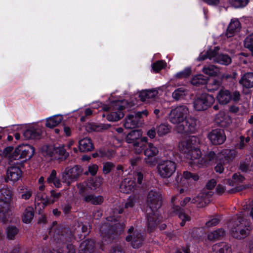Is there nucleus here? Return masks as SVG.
Wrapping results in <instances>:
<instances>
[{
    "label": "nucleus",
    "instance_id": "nucleus-1",
    "mask_svg": "<svg viewBox=\"0 0 253 253\" xmlns=\"http://www.w3.org/2000/svg\"><path fill=\"white\" fill-rule=\"evenodd\" d=\"M189 110L185 105H179L172 108L169 114V120L173 124H177L175 129L178 133L188 134L193 133L196 129V120L187 118Z\"/></svg>",
    "mask_w": 253,
    "mask_h": 253
},
{
    "label": "nucleus",
    "instance_id": "nucleus-2",
    "mask_svg": "<svg viewBox=\"0 0 253 253\" xmlns=\"http://www.w3.org/2000/svg\"><path fill=\"white\" fill-rule=\"evenodd\" d=\"M247 209V206H243L244 211H242L240 215H237L236 219L233 223L231 228L230 233L232 236L237 239L241 240L247 237L250 233L252 227L249 222L245 219L246 214V209Z\"/></svg>",
    "mask_w": 253,
    "mask_h": 253
},
{
    "label": "nucleus",
    "instance_id": "nucleus-3",
    "mask_svg": "<svg viewBox=\"0 0 253 253\" xmlns=\"http://www.w3.org/2000/svg\"><path fill=\"white\" fill-rule=\"evenodd\" d=\"M82 172V169L78 165L73 167H68L61 173V180L69 186L72 182L78 180Z\"/></svg>",
    "mask_w": 253,
    "mask_h": 253
},
{
    "label": "nucleus",
    "instance_id": "nucleus-4",
    "mask_svg": "<svg viewBox=\"0 0 253 253\" xmlns=\"http://www.w3.org/2000/svg\"><path fill=\"white\" fill-rule=\"evenodd\" d=\"M177 164L171 160H162L157 165V169L158 174L163 178L170 177L175 172Z\"/></svg>",
    "mask_w": 253,
    "mask_h": 253
},
{
    "label": "nucleus",
    "instance_id": "nucleus-5",
    "mask_svg": "<svg viewBox=\"0 0 253 253\" xmlns=\"http://www.w3.org/2000/svg\"><path fill=\"white\" fill-rule=\"evenodd\" d=\"M124 224L122 225H120V223L115 224L114 230L116 234H121L124 231ZM113 230L114 229L110 227L107 223L103 224L100 228L101 235L104 241L107 243L111 242L114 238V236L113 235Z\"/></svg>",
    "mask_w": 253,
    "mask_h": 253
},
{
    "label": "nucleus",
    "instance_id": "nucleus-6",
    "mask_svg": "<svg viewBox=\"0 0 253 253\" xmlns=\"http://www.w3.org/2000/svg\"><path fill=\"white\" fill-rule=\"evenodd\" d=\"M214 101V98L212 95L203 93L194 100L193 106L195 109L197 111H204L210 107L213 104Z\"/></svg>",
    "mask_w": 253,
    "mask_h": 253
},
{
    "label": "nucleus",
    "instance_id": "nucleus-7",
    "mask_svg": "<svg viewBox=\"0 0 253 253\" xmlns=\"http://www.w3.org/2000/svg\"><path fill=\"white\" fill-rule=\"evenodd\" d=\"M35 153L34 148L30 145H22L17 147L12 153L11 158L16 160L23 158L30 159Z\"/></svg>",
    "mask_w": 253,
    "mask_h": 253
},
{
    "label": "nucleus",
    "instance_id": "nucleus-8",
    "mask_svg": "<svg viewBox=\"0 0 253 253\" xmlns=\"http://www.w3.org/2000/svg\"><path fill=\"white\" fill-rule=\"evenodd\" d=\"M126 101H117L112 104L111 112L107 116V119L109 121H118L124 117V113L122 112L125 108Z\"/></svg>",
    "mask_w": 253,
    "mask_h": 253
},
{
    "label": "nucleus",
    "instance_id": "nucleus-9",
    "mask_svg": "<svg viewBox=\"0 0 253 253\" xmlns=\"http://www.w3.org/2000/svg\"><path fill=\"white\" fill-rule=\"evenodd\" d=\"M147 209H153L154 211L158 210L162 205V194L160 192L151 190L149 192L147 199Z\"/></svg>",
    "mask_w": 253,
    "mask_h": 253
},
{
    "label": "nucleus",
    "instance_id": "nucleus-10",
    "mask_svg": "<svg viewBox=\"0 0 253 253\" xmlns=\"http://www.w3.org/2000/svg\"><path fill=\"white\" fill-rule=\"evenodd\" d=\"M128 235L126 238L127 242H131L132 247L134 249L140 248L144 240V236L138 230L134 231V228L131 226L128 230Z\"/></svg>",
    "mask_w": 253,
    "mask_h": 253
},
{
    "label": "nucleus",
    "instance_id": "nucleus-11",
    "mask_svg": "<svg viewBox=\"0 0 253 253\" xmlns=\"http://www.w3.org/2000/svg\"><path fill=\"white\" fill-rule=\"evenodd\" d=\"M146 212L147 229L149 232H152L160 221L159 212L158 210L154 211L151 209H146Z\"/></svg>",
    "mask_w": 253,
    "mask_h": 253
},
{
    "label": "nucleus",
    "instance_id": "nucleus-12",
    "mask_svg": "<svg viewBox=\"0 0 253 253\" xmlns=\"http://www.w3.org/2000/svg\"><path fill=\"white\" fill-rule=\"evenodd\" d=\"M208 138L213 145L222 144L226 140L224 131L222 129L212 130L208 134Z\"/></svg>",
    "mask_w": 253,
    "mask_h": 253
},
{
    "label": "nucleus",
    "instance_id": "nucleus-13",
    "mask_svg": "<svg viewBox=\"0 0 253 253\" xmlns=\"http://www.w3.org/2000/svg\"><path fill=\"white\" fill-rule=\"evenodd\" d=\"M212 194L211 192L204 190L200 193L197 196L191 200V203L196 204L198 208H203L210 202V197Z\"/></svg>",
    "mask_w": 253,
    "mask_h": 253
},
{
    "label": "nucleus",
    "instance_id": "nucleus-14",
    "mask_svg": "<svg viewBox=\"0 0 253 253\" xmlns=\"http://www.w3.org/2000/svg\"><path fill=\"white\" fill-rule=\"evenodd\" d=\"M75 234V230L71 231L68 228H62L58 235L55 234V237L54 238L59 241L66 243L70 242L74 238Z\"/></svg>",
    "mask_w": 253,
    "mask_h": 253
},
{
    "label": "nucleus",
    "instance_id": "nucleus-15",
    "mask_svg": "<svg viewBox=\"0 0 253 253\" xmlns=\"http://www.w3.org/2000/svg\"><path fill=\"white\" fill-rule=\"evenodd\" d=\"M11 211L9 203L7 202H0V221L5 223L9 220Z\"/></svg>",
    "mask_w": 253,
    "mask_h": 253
},
{
    "label": "nucleus",
    "instance_id": "nucleus-16",
    "mask_svg": "<svg viewBox=\"0 0 253 253\" xmlns=\"http://www.w3.org/2000/svg\"><path fill=\"white\" fill-rule=\"evenodd\" d=\"M94 249V241L91 239H86L80 244L78 253H93Z\"/></svg>",
    "mask_w": 253,
    "mask_h": 253
},
{
    "label": "nucleus",
    "instance_id": "nucleus-17",
    "mask_svg": "<svg viewBox=\"0 0 253 253\" xmlns=\"http://www.w3.org/2000/svg\"><path fill=\"white\" fill-rule=\"evenodd\" d=\"M135 185V182L133 180L126 178L122 181L120 190L122 193L128 194L133 191Z\"/></svg>",
    "mask_w": 253,
    "mask_h": 253
},
{
    "label": "nucleus",
    "instance_id": "nucleus-18",
    "mask_svg": "<svg viewBox=\"0 0 253 253\" xmlns=\"http://www.w3.org/2000/svg\"><path fill=\"white\" fill-rule=\"evenodd\" d=\"M241 28V23L237 19H232L229 23L226 31L227 37H233L235 33L238 32Z\"/></svg>",
    "mask_w": 253,
    "mask_h": 253
},
{
    "label": "nucleus",
    "instance_id": "nucleus-19",
    "mask_svg": "<svg viewBox=\"0 0 253 253\" xmlns=\"http://www.w3.org/2000/svg\"><path fill=\"white\" fill-rule=\"evenodd\" d=\"M218 102L222 105H226L232 100V94L228 90H220L217 96Z\"/></svg>",
    "mask_w": 253,
    "mask_h": 253
},
{
    "label": "nucleus",
    "instance_id": "nucleus-20",
    "mask_svg": "<svg viewBox=\"0 0 253 253\" xmlns=\"http://www.w3.org/2000/svg\"><path fill=\"white\" fill-rule=\"evenodd\" d=\"M212 249L213 253H232L230 245L225 242L215 244Z\"/></svg>",
    "mask_w": 253,
    "mask_h": 253
},
{
    "label": "nucleus",
    "instance_id": "nucleus-21",
    "mask_svg": "<svg viewBox=\"0 0 253 253\" xmlns=\"http://www.w3.org/2000/svg\"><path fill=\"white\" fill-rule=\"evenodd\" d=\"M79 147L81 152H87L92 151L94 146L91 139L86 137L79 141Z\"/></svg>",
    "mask_w": 253,
    "mask_h": 253
},
{
    "label": "nucleus",
    "instance_id": "nucleus-22",
    "mask_svg": "<svg viewBox=\"0 0 253 253\" xmlns=\"http://www.w3.org/2000/svg\"><path fill=\"white\" fill-rule=\"evenodd\" d=\"M7 178L12 181L18 180L21 176V170L17 167H12L7 170Z\"/></svg>",
    "mask_w": 253,
    "mask_h": 253
},
{
    "label": "nucleus",
    "instance_id": "nucleus-23",
    "mask_svg": "<svg viewBox=\"0 0 253 253\" xmlns=\"http://www.w3.org/2000/svg\"><path fill=\"white\" fill-rule=\"evenodd\" d=\"M142 137V132L141 130H133L128 133L126 137V141L130 144L139 140Z\"/></svg>",
    "mask_w": 253,
    "mask_h": 253
},
{
    "label": "nucleus",
    "instance_id": "nucleus-24",
    "mask_svg": "<svg viewBox=\"0 0 253 253\" xmlns=\"http://www.w3.org/2000/svg\"><path fill=\"white\" fill-rule=\"evenodd\" d=\"M42 134V130L39 127H31L23 133V135L27 139H37Z\"/></svg>",
    "mask_w": 253,
    "mask_h": 253
},
{
    "label": "nucleus",
    "instance_id": "nucleus-25",
    "mask_svg": "<svg viewBox=\"0 0 253 253\" xmlns=\"http://www.w3.org/2000/svg\"><path fill=\"white\" fill-rule=\"evenodd\" d=\"M147 141L148 138L146 137H142L139 140L132 144L134 153L137 154H141L146 147Z\"/></svg>",
    "mask_w": 253,
    "mask_h": 253
},
{
    "label": "nucleus",
    "instance_id": "nucleus-26",
    "mask_svg": "<svg viewBox=\"0 0 253 253\" xmlns=\"http://www.w3.org/2000/svg\"><path fill=\"white\" fill-rule=\"evenodd\" d=\"M193 147L192 140L190 138L181 141L178 144L179 150L184 155V156Z\"/></svg>",
    "mask_w": 253,
    "mask_h": 253
},
{
    "label": "nucleus",
    "instance_id": "nucleus-27",
    "mask_svg": "<svg viewBox=\"0 0 253 253\" xmlns=\"http://www.w3.org/2000/svg\"><path fill=\"white\" fill-rule=\"evenodd\" d=\"M221 157L228 162L233 161L237 156L238 152L235 149H223L220 152Z\"/></svg>",
    "mask_w": 253,
    "mask_h": 253
},
{
    "label": "nucleus",
    "instance_id": "nucleus-28",
    "mask_svg": "<svg viewBox=\"0 0 253 253\" xmlns=\"http://www.w3.org/2000/svg\"><path fill=\"white\" fill-rule=\"evenodd\" d=\"M172 209L173 211L176 212V214H178L179 218L182 220V221L180 223L181 226H183L185 225L186 221L190 220V217L186 214L184 212V210L181 209L179 206L173 205Z\"/></svg>",
    "mask_w": 253,
    "mask_h": 253
},
{
    "label": "nucleus",
    "instance_id": "nucleus-29",
    "mask_svg": "<svg viewBox=\"0 0 253 253\" xmlns=\"http://www.w3.org/2000/svg\"><path fill=\"white\" fill-rule=\"evenodd\" d=\"M239 83L247 88L253 87V73H247L244 74L239 81Z\"/></svg>",
    "mask_w": 253,
    "mask_h": 253
},
{
    "label": "nucleus",
    "instance_id": "nucleus-30",
    "mask_svg": "<svg viewBox=\"0 0 253 253\" xmlns=\"http://www.w3.org/2000/svg\"><path fill=\"white\" fill-rule=\"evenodd\" d=\"M158 91L155 89L146 90L142 91L139 95L140 100L142 101H146L147 99L153 98L157 95Z\"/></svg>",
    "mask_w": 253,
    "mask_h": 253
},
{
    "label": "nucleus",
    "instance_id": "nucleus-31",
    "mask_svg": "<svg viewBox=\"0 0 253 253\" xmlns=\"http://www.w3.org/2000/svg\"><path fill=\"white\" fill-rule=\"evenodd\" d=\"M138 125V121L136 120V118L133 117V114L128 115L125 119L124 124L125 127L126 129L134 128L137 126Z\"/></svg>",
    "mask_w": 253,
    "mask_h": 253
},
{
    "label": "nucleus",
    "instance_id": "nucleus-32",
    "mask_svg": "<svg viewBox=\"0 0 253 253\" xmlns=\"http://www.w3.org/2000/svg\"><path fill=\"white\" fill-rule=\"evenodd\" d=\"M84 200L85 202L90 203L93 205H100L103 202V197L101 196H95L93 194L84 196Z\"/></svg>",
    "mask_w": 253,
    "mask_h": 253
},
{
    "label": "nucleus",
    "instance_id": "nucleus-33",
    "mask_svg": "<svg viewBox=\"0 0 253 253\" xmlns=\"http://www.w3.org/2000/svg\"><path fill=\"white\" fill-rule=\"evenodd\" d=\"M159 153V150L157 147L152 143L147 144L144 150V154L145 157L156 156Z\"/></svg>",
    "mask_w": 253,
    "mask_h": 253
},
{
    "label": "nucleus",
    "instance_id": "nucleus-34",
    "mask_svg": "<svg viewBox=\"0 0 253 253\" xmlns=\"http://www.w3.org/2000/svg\"><path fill=\"white\" fill-rule=\"evenodd\" d=\"M221 80L217 79H211L209 82L206 83V87L210 91H213L217 90L221 85Z\"/></svg>",
    "mask_w": 253,
    "mask_h": 253
},
{
    "label": "nucleus",
    "instance_id": "nucleus-35",
    "mask_svg": "<svg viewBox=\"0 0 253 253\" xmlns=\"http://www.w3.org/2000/svg\"><path fill=\"white\" fill-rule=\"evenodd\" d=\"M63 120L61 115H55L46 119L45 125L47 127L52 128L59 124Z\"/></svg>",
    "mask_w": 253,
    "mask_h": 253
},
{
    "label": "nucleus",
    "instance_id": "nucleus-36",
    "mask_svg": "<svg viewBox=\"0 0 253 253\" xmlns=\"http://www.w3.org/2000/svg\"><path fill=\"white\" fill-rule=\"evenodd\" d=\"M13 195L12 191L8 188H3L0 190V202L4 201L9 203Z\"/></svg>",
    "mask_w": 253,
    "mask_h": 253
},
{
    "label": "nucleus",
    "instance_id": "nucleus-37",
    "mask_svg": "<svg viewBox=\"0 0 253 253\" xmlns=\"http://www.w3.org/2000/svg\"><path fill=\"white\" fill-rule=\"evenodd\" d=\"M202 71L204 74L209 76H215L219 73V70L217 67L213 65H209L205 66Z\"/></svg>",
    "mask_w": 253,
    "mask_h": 253
},
{
    "label": "nucleus",
    "instance_id": "nucleus-38",
    "mask_svg": "<svg viewBox=\"0 0 253 253\" xmlns=\"http://www.w3.org/2000/svg\"><path fill=\"white\" fill-rule=\"evenodd\" d=\"M208 80V78L203 75H197L192 78L191 83L194 85L199 86L206 84Z\"/></svg>",
    "mask_w": 253,
    "mask_h": 253
},
{
    "label": "nucleus",
    "instance_id": "nucleus-39",
    "mask_svg": "<svg viewBox=\"0 0 253 253\" xmlns=\"http://www.w3.org/2000/svg\"><path fill=\"white\" fill-rule=\"evenodd\" d=\"M215 63L220 64L221 65L227 66L232 62L231 58L227 54H219L217 58H215Z\"/></svg>",
    "mask_w": 253,
    "mask_h": 253
},
{
    "label": "nucleus",
    "instance_id": "nucleus-40",
    "mask_svg": "<svg viewBox=\"0 0 253 253\" xmlns=\"http://www.w3.org/2000/svg\"><path fill=\"white\" fill-rule=\"evenodd\" d=\"M34 216L33 208L29 207L25 209L22 216V221L25 223H30Z\"/></svg>",
    "mask_w": 253,
    "mask_h": 253
},
{
    "label": "nucleus",
    "instance_id": "nucleus-41",
    "mask_svg": "<svg viewBox=\"0 0 253 253\" xmlns=\"http://www.w3.org/2000/svg\"><path fill=\"white\" fill-rule=\"evenodd\" d=\"M136 201L137 198L135 195L130 196L127 199L126 202L125 203L124 207L119 210L118 213L120 214L122 213L124 211V209H127L129 208H132L134 206Z\"/></svg>",
    "mask_w": 253,
    "mask_h": 253
},
{
    "label": "nucleus",
    "instance_id": "nucleus-42",
    "mask_svg": "<svg viewBox=\"0 0 253 253\" xmlns=\"http://www.w3.org/2000/svg\"><path fill=\"white\" fill-rule=\"evenodd\" d=\"M187 90L183 87L175 89L172 94V97L175 100L178 101L183 99L187 94Z\"/></svg>",
    "mask_w": 253,
    "mask_h": 253
},
{
    "label": "nucleus",
    "instance_id": "nucleus-43",
    "mask_svg": "<svg viewBox=\"0 0 253 253\" xmlns=\"http://www.w3.org/2000/svg\"><path fill=\"white\" fill-rule=\"evenodd\" d=\"M225 234V231L222 228H219L210 233L208 235V238L211 241L219 239L223 237Z\"/></svg>",
    "mask_w": 253,
    "mask_h": 253
},
{
    "label": "nucleus",
    "instance_id": "nucleus-44",
    "mask_svg": "<svg viewBox=\"0 0 253 253\" xmlns=\"http://www.w3.org/2000/svg\"><path fill=\"white\" fill-rule=\"evenodd\" d=\"M201 156V152L200 150L193 146L184 157L188 159L194 160L199 159Z\"/></svg>",
    "mask_w": 253,
    "mask_h": 253
},
{
    "label": "nucleus",
    "instance_id": "nucleus-45",
    "mask_svg": "<svg viewBox=\"0 0 253 253\" xmlns=\"http://www.w3.org/2000/svg\"><path fill=\"white\" fill-rule=\"evenodd\" d=\"M227 118L224 112H220L216 115L215 121L221 127H225L227 126Z\"/></svg>",
    "mask_w": 253,
    "mask_h": 253
},
{
    "label": "nucleus",
    "instance_id": "nucleus-46",
    "mask_svg": "<svg viewBox=\"0 0 253 253\" xmlns=\"http://www.w3.org/2000/svg\"><path fill=\"white\" fill-rule=\"evenodd\" d=\"M250 157H249V156H246V158L240 162L239 169L243 172L250 171Z\"/></svg>",
    "mask_w": 253,
    "mask_h": 253
},
{
    "label": "nucleus",
    "instance_id": "nucleus-47",
    "mask_svg": "<svg viewBox=\"0 0 253 253\" xmlns=\"http://www.w3.org/2000/svg\"><path fill=\"white\" fill-rule=\"evenodd\" d=\"M18 229L14 226H9L6 230V237L9 240H14L18 233Z\"/></svg>",
    "mask_w": 253,
    "mask_h": 253
},
{
    "label": "nucleus",
    "instance_id": "nucleus-48",
    "mask_svg": "<svg viewBox=\"0 0 253 253\" xmlns=\"http://www.w3.org/2000/svg\"><path fill=\"white\" fill-rule=\"evenodd\" d=\"M206 160L210 162H215L221 159L220 153L216 154L213 151H209L205 156Z\"/></svg>",
    "mask_w": 253,
    "mask_h": 253
},
{
    "label": "nucleus",
    "instance_id": "nucleus-49",
    "mask_svg": "<svg viewBox=\"0 0 253 253\" xmlns=\"http://www.w3.org/2000/svg\"><path fill=\"white\" fill-rule=\"evenodd\" d=\"M111 126L109 124H92L90 126V129L96 132H102L108 129Z\"/></svg>",
    "mask_w": 253,
    "mask_h": 253
},
{
    "label": "nucleus",
    "instance_id": "nucleus-50",
    "mask_svg": "<svg viewBox=\"0 0 253 253\" xmlns=\"http://www.w3.org/2000/svg\"><path fill=\"white\" fill-rule=\"evenodd\" d=\"M219 48L218 46L214 47L213 49H210L208 50L206 52L208 55V57L210 60H212L214 62L215 61V58H217V57L219 55Z\"/></svg>",
    "mask_w": 253,
    "mask_h": 253
},
{
    "label": "nucleus",
    "instance_id": "nucleus-51",
    "mask_svg": "<svg viewBox=\"0 0 253 253\" xmlns=\"http://www.w3.org/2000/svg\"><path fill=\"white\" fill-rule=\"evenodd\" d=\"M169 131L170 127L168 125L161 124L157 127V133L160 136L168 134Z\"/></svg>",
    "mask_w": 253,
    "mask_h": 253
},
{
    "label": "nucleus",
    "instance_id": "nucleus-52",
    "mask_svg": "<svg viewBox=\"0 0 253 253\" xmlns=\"http://www.w3.org/2000/svg\"><path fill=\"white\" fill-rule=\"evenodd\" d=\"M35 200L36 206L40 204V203L38 202L40 201H41V203H42L44 206H46L50 203V200H48L47 198L44 199L43 198V194L41 192L37 194L35 196Z\"/></svg>",
    "mask_w": 253,
    "mask_h": 253
},
{
    "label": "nucleus",
    "instance_id": "nucleus-53",
    "mask_svg": "<svg viewBox=\"0 0 253 253\" xmlns=\"http://www.w3.org/2000/svg\"><path fill=\"white\" fill-rule=\"evenodd\" d=\"M103 179L100 177H96L89 182V186L92 189L95 190L99 187L102 184Z\"/></svg>",
    "mask_w": 253,
    "mask_h": 253
},
{
    "label": "nucleus",
    "instance_id": "nucleus-54",
    "mask_svg": "<svg viewBox=\"0 0 253 253\" xmlns=\"http://www.w3.org/2000/svg\"><path fill=\"white\" fill-rule=\"evenodd\" d=\"M166 66V63L163 61H158L152 65V69L155 72H159Z\"/></svg>",
    "mask_w": 253,
    "mask_h": 253
},
{
    "label": "nucleus",
    "instance_id": "nucleus-55",
    "mask_svg": "<svg viewBox=\"0 0 253 253\" xmlns=\"http://www.w3.org/2000/svg\"><path fill=\"white\" fill-rule=\"evenodd\" d=\"M57 224L56 221H53L52 226L49 229V233L53 235V237H55V234L58 235L60 232V230L62 229V228L58 227L56 226Z\"/></svg>",
    "mask_w": 253,
    "mask_h": 253
},
{
    "label": "nucleus",
    "instance_id": "nucleus-56",
    "mask_svg": "<svg viewBox=\"0 0 253 253\" xmlns=\"http://www.w3.org/2000/svg\"><path fill=\"white\" fill-rule=\"evenodd\" d=\"M115 165L111 162H105L103 164V172L105 174L110 173L114 168Z\"/></svg>",
    "mask_w": 253,
    "mask_h": 253
},
{
    "label": "nucleus",
    "instance_id": "nucleus-57",
    "mask_svg": "<svg viewBox=\"0 0 253 253\" xmlns=\"http://www.w3.org/2000/svg\"><path fill=\"white\" fill-rule=\"evenodd\" d=\"M183 177L186 179L193 180L195 181L199 179V176L197 174L191 173L187 171L183 172Z\"/></svg>",
    "mask_w": 253,
    "mask_h": 253
},
{
    "label": "nucleus",
    "instance_id": "nucleus-58",
    "mask_svg": "<svg viewBox=\"0 0 253 253\" xmlns=\"http://www.w3.org/2000/svg\"><path fill=\"white\" fill-rule=\"evenodd\" d=\"M232 5L236 8L245 6L249 2V0H232Z\"/></svg>",
    "mask_w": 253,
    "mask_h": 253
},
{
    "label": "nucleus",
    "instance_id": "nucleus-59",
    "mask_svg": "<svg viewBox=\"0 0 253 253\" xmlns=\"http://www.w3.org/2000/svg\"><path fill=\"white\" fill-rule=\"evenodd\" d=\"M191 73V69L190 68H186L183 71L177 73L176 75V77L178 79L187 78L190 75Z\"/></svg>",
    "mask_w": 253,
    "mask_h": 253
},
{
    "label": "nucleus",
    "instance_id": "nucleus-60",
    "mask_svg": "<svg viewBox=\"0 0 253 253\" xmlns=\"http://www.w3.org/2000/svg\"><path fill=\"white\" fill-rule=\"evenodd\" d=\"M244 45L246 48H251L253 46V33L247 36L244 40Z\"/></svg>",
    "mask_w": 253,
    "mask_h": 253
},
{
    "label": "nucleus",
    "instance_id": "nucleus-61",
    "mask_svg": "<svg viewBox=\"0 0 253 253\" xmlns=\"http://www.w3.org/2000/svg\"><path fill=\"white\" fill-rule=\"evenodd\" d=\"M75 229H73V230H75L76 234L80 232V230H81L83 233H85L87 231V227L82 223L77 222L75 224Z\"/></svg>",
    "mask_w": 253,
    "mask_h": 253
},
{
    "label": "nucleus",
    "instance_id": "nucleus-62",
    "mask_svg": "<svg viewBox=\"0 0 253 253\" xmlns=\"http://www.w3.org/2000/svg\"><path fill=\"white\" fill-rule=\"evenodd\" d=\"M24 189H25V191L22 192L21 196V198L25 200H29L32 195V191L25 187H22V188L21 190H24Z\"/></svg>",
    "mask_w": 253,
    "mask_h": 253
},
{
    "label": "nucleus",
    "instance_id": "nucleus-63",
    "mask_svg": "<svg viewBox=\"0 0 253 253\" xmlns=\"http://www.w3.org/2000/svg\"><path fill=\"white\" fill-rule=\"evenodd\" d=\"M145 163L150 167H154L157 163V159L155 156L146 157L144 159Z\"/></svg>",
    "mask_w": 253,
    "mask_h": 253
},
{
    "label": "nucleus",
    "instance_id": "nucleus-64",
    "mask_svg": "<svg viewBox=\"0 0 253 253\" xmlns=\"http://www.w3.org/2000/svg\"><path fill=\"white\" fill-rule=\"evenodd\" d=\"M219 222V219L217 217H213L209 221H207L206 225L208 227H212L217 225Z\"/></svg>",
    "mask_w": 253,
    "mask_h": 253
}]
</instances>
